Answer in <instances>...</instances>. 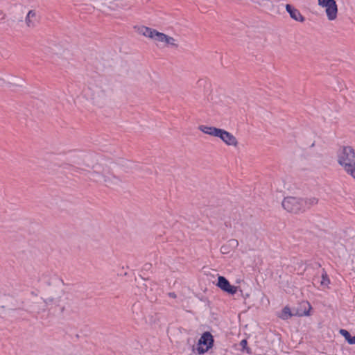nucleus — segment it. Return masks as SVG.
I'll list each match as a JSON object with an SVG mask.
<instances>
[{
    "instance_id": "1",
    "label": "nucleus",
    "mask_w": 355,
    "mask_h": 355,
    "mask_svg": "<svg viewBox=\"0 0 355 355\" xmlns=\"http://www.w3.org/2000/svg\"><path fill=\"white\" fill-rule=\"evenodd\" d=\"M198 130L205 135L218 139L227 147L233 148H238L239 147V140L236 136L225 129L200 125L198 126Z\"/></svg>"
},
{
    "instance_id": "2",
    "label": "nucleus",
    "mask_w": 355,
    "mask_h": 355,
    "mask_svg": "<svg viewBox=\"0 0 355 355\" xmlns=\"http://www.w3.org/2000/svg\"><path fill=\"white\" fill-rule=\"evenodd\" d=\"M139 34L152 40L157 45L163 47H176L178 41L176 38L158 31L156 29L141 26L138 27Z\"/></svg>"
},
{
    "instance_id": "3",
    "label": "nucleus",
    "mask_w": 355,
    "mask_h": 355,
    "mask_svg": "<svg viewBox=\"0 0 355 355\" xmlns=\"http://www.w3.org/2000/svg\"><path fill=\"white\" fill-rule=\"evenodd\" d=\"M282 207L288 213L298 214L306 209V202L302 198L288 196L283 198Z\"/></svg>"
},
{
    "instance_id": "4",
    "label": "nucleus",
    "mask_w": 355,
    "mask_h": 355,
    "mask_svg": "<svg viewBox=\"0 0 355 355\" xmlns=\"http://www.w3.org/2000/svg\"><path fill=\"white\" fill-rule=\"evenodd\" d=\"M338 164L347 173L355 165V152L351 146H343L337 152Z\"/></svg>"
},
{
    "instance_id": "5",
    "label": "nucleus",
    "mask_w": 355,
    "mask_h": 355,
    "mask_svg": "<svg viewBox=\"0 0 355 355\" xmlns=\"http://www.w3.org/2000/svg\"><path fill=\"white\" fill-rule=\"evenodd\" d=\"M84 98L94 105H100L106 98V92L101 87L89 86L83 91Z\"/></svg>"
},
{
    "instance_id": "6",
    "label": "nucleus",
    "mask_w": 355,
    "mask_h": 355,
    "mask_svg": "<svg viewBox=\"0 0 355 355\" xmlns=\"http://www.w3.org/2000/svg\"><path fill=\"white\" fill-rule=\"evenodd\" d=\"M318 6L323 9L327 19L329 21L337 20L338 7L336 0H317Z\"/></svg>"
},
{
    "instance_id": "7",
    "label": "nucleus",
    "mask_w": 355,
    "mask_h": 355,
    "mask_svg": "<svg viewBox=\"0 0 355 355\" xmlns=\"http://www.w3.org/2000/svg\"><path fill=\"white\" fill-rule=\"evenodd\" d=\"M214 346V338L209 332H204L198 340L193 351L199 355L207 353Z\"/></svg>"
},
{
    "instance_id": "8",
    "label": "nucleus",
    "mask_w": 355,
    "mask_h": 355,
    "mask_svg": "<svg viewBox=\"0 0 355 355\" xmlns=\"http://www.w3.org/2000/svg\"><path fill=\"white\" fill-rule=\"evenodd\" d=\"M216 286L220 290L230 295L236 294L239 290L237 286L232 285L230 282L223 276H218Z\"/></svg>"
},
{
    "instance_id": "9",
    "label": "nucleus",
    "mask_w": 355,
    "mask_h": 355,
    "mask_svg": "<svg viewBox=\"0 0 355 355\" xmlns=\"http://www.w3.org/2000/svg\"><path fill=\"white\" fill-rule=\"evenodd\" d=\"M285 8L286 12L289 14L291 18L293 20L300 23H303L305 21V17L296 8L292 6L290 4H286Z\"/></svg>"
},
{
    "instance_id": "10",
    "label": "nucleus",
    "mask_w": 355,
    "mask_h": 355,
    "mask_svg": "<svg viewBox=\"0 0 355 355\" xmlns=\"http://www.w3.org/2000/svg\"><path fill=\"white\" fill-rule=\"evenodd\" d=\"M312 306L308 302H303L300 304V309L295 313L297 316H309L311 314Z\"/></svg>"
},
{
    "instance_id": "11",
    "label": "nucleus",
    "mask_w": 355,
    "mask_h": 355,
    "mask_svg": "<svg viewBox=\"0 0 355 355\" xmlns=\"http://www.w3.org/2000/svg\"><path fill=\"white\" fill-rule=\"evenodd\" d=\"M239 245V242L236 239H230L227 243L222 245L220 248V252L223 254H228L232 250L234 249Z\"/></svg>"
},
{
    "instance_id": "12",
    "label": "nucleus",
    "mask_w": 355,
    "mask_h": 355,
    "mask_svg": "<svg viewBox=\"0 0 355 355\" xmlns=\"http://www.w3.org/2000/svg\"><path fill=\"white\" fill-rule=\"evenodd\" d=\"M25 23L28 27H33L37 23V13L34 10H29L26 16Z\"/></svg>"
},
{
    "instance_id": "13",
    "label": "nucleus",
    "mask_w": 355,
    "mask_h": 355,
    "mask_svg": "<svg viewBox=\"0 0 355 355\" xmlns=\"http://www.w3.org/2000/svg\"><path fill=\"white\" fill-rule=\"evenodd\" d=\"M105 4L112 9L122 8L126 6L125 0H105Z\"/></svg>"
},
{
    "instance_id": "14",
    "label": "nucleus",
    "mask_w": 355,
    "mask_h": 355,
    "mask_svg": "<svg viewBox=\"0 0 355 355\" xmlns=\"http://www.w3.org/2000/svg\"><path fill=\"white\" fill-rule=\"evenodd\" d=\"M293 315H296L295 313H292L291 309L288 306H285L279 313L278 316L282 320H288Z\"/></svg>"
},
{
    "instance_id": "15",
    "label": "nucleus",
    "mask_w": 355,
    "mask_h": 355,
    "mask_svg": "<svg viewBox=\"0 0 355 355\" xmlns=\"http://www.w3.org/2000/svg\"><path fill=\"white\" fill-rule=\"evenodd\" d=\"M339 333L343 336L349 345H355V336H352L349 332L345 329H340Z\"/></svg>"
},
{
    "instance_id": "16",
    "label": "nucleus",
    "mask_w": 355,
    "mask_h": 355,
    "mask_svg": "<svg viewBox=\"0 0 355 355\" xmlns=\"http://www.w3.org/2000/svg\"><path fill=\"white\" fill-rule=\"evenodd\" d=\"M306 202V209L311 206L315 205L318 203V200L315 197L307 198L304 199Z\"/></svg>"
},
{
    "instance_id": "17",
    "label": "nucleus",
    "mask_w": 355,
    "mask_h": 355,
    "mask_svg": "<svg viewBox=\"0 0 355 355\" xmlns=\"http://www.w3.org/2000/svg\"><path fill=\"white\" fill-rule=\"evenodd\" d=\"M329 284H330V280L328 278L327 275L326 274H322V279L320 282L321 286H322L324 288H328Z\"/></svg>"
},
{
    "instance_id": "18",
    "label": "nucleus",
    "mask_w": 355,
    "mask_h": 355,
    "mask_svg": "<svg viewBox=\"0 0 355 355\" xmlns=\"http://www.w3.org/2000/svg\"><path fill=\"white\" fill-rule=\"evenodd\" d=\"M96 180L98 182H107L109 181L108 178L105 175H98L96 178Z\"/></svg>"
},
{
    "instance_id": "19",
    "label": "nucleus",
    "mask_w": 355,
    "mask_h": 355,
    "mask_svg": "<svg viewBox=\"0 0 355 355\" xmlns=\"http://www.w3.org/2000/svg\"><path fill=\"white\" fill-rule=\"evenodd\" d=\"M241 346L243 349H245L248 353H250L249 349L247 347L248 342L246 340H242L240 343Z\"/></svg>"
},
{
    "instance_id": "20",
    "label": "nucleus",
    "mask_w": 355,
    "mask_h": 355,
    "mask_svg": "<svg viewBox=\"0 0 355 355\" xmlns=\"http://www.w3.org/2000/svg\"><path fill=\"white\" fill-rule=\"evenodd\" d=\"M354 179H355V165L347 172Z\"/></svg>"
}]
</instances>
